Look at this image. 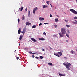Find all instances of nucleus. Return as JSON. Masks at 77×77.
Returning <instances> with one entry per match:
<instances>
[{
  "instance_id": "obj_1",
  "label": "nucleus",
  "mask_w": 77,
  "mask_h": 77,
  "mask_svg": "<svg viewBox=\"0 0 77 77\" xmlns=\"http://www.w3.org/2000/svg\"><path fill=\"white\" fill-rule=\"evenodd\" d=\"M65 29L64 28H62L61 29V32L59 33V35L60 37H63L64 35L66 34V31Z\"/></svg>"
},
{
  "instance_id": "obj_2",
  "label": "nucleus",
  "mask_w": 77,
  "mask_h": 77,
  "mask_svg": "<svg viewBox=\"0 0 77 77\" xmlns=\"http://www.w3.org/2000/svg\"><path fill=\"white\" fill-rule=\"evenodd\" d=\"M70 11H71L74 14H77V12L75 10L73 9H71L70 10Z\"/></svg>"
},
{
  "instance_id": "obj_3",
  "label": "nucleus",
  "mask_w": 77,
  "mask_h": 77,
  "mask_svg": "<svg viewBox=\"0 0 77 77\" xmlns=\"http://www.w3.org/2000/svg\"><path fill=\"white\" fill-rule=\"evenodd\" d=\"M63 65H65V66H70V63H66V64H65V63H63Z\"/></svg>"
},
{
  "instance_id": "obj_4",
  "label": "nucleus",
  "mask_w": 77,
  "mask_h": 77,
  "mask_svg": "<svg viewBox=\"0 0 77 77\" xmlns=\"http://www.w3.org/2000/svg\"><path fill=\"white\" fill-rule=\"evenodd\" d=\"M38 9V7H36L35 8H34L33 9V14H35V11H36V10Z\"/></svg>"
},
{
  "instance_id": "obj_5",
  "label": "nucleus",
  "mask_w": 77,
  "mask_h": 77,
  "mask_svg": "<svg viewBox=\"0 0 77 77\" xmlns=\"http://www.w3.org/2000/svg\"><path fill=\"white\" fill-rule=\"evenodd\" d=\"M59 74L60 76H61L62 77L65 76V74H62L61 73H59Z\"/></svg>"
},
{
  "instance_id": "obj_6",
  "label": "nucleus",
  "mask_w": 77,
  "mask_h": 77,
  "mask_svg": "<svg viewBox=\"0 0 77 77\" xmlns=\"http://www.w3.org/2000/svg\"><path fill=\"white\" fill-rule=\"evenodd\" d=\"M75 21L74 22V21H72V24H77V20H75Z\"/></svg>"
},
{
  "instance_id": "obj_7",
  "label": "nucleus",
  "mask_w": 77,
  "mask_h": 77,
  "mask_svg": "<svg viewBox=\"0 0 77 77\" xmlns=\"http://www.w3.org/2000/svg\"><path fill=\"white\" fill-rule=\"evenodd\" d=\"M31 40L32 41H33L34 42H36V40L33 38H31Z\"/></svg>"
},
{
  "instance_id": "obj_8",
  "label": "nucleus",
  "mask_w": 77,
  "mask_h": 77,
  "mask_svg": "<svg viewBox=\"0 0 77 77\" xmlns=\"http://www.w3.org/2000/svg\"><path fill=\"white\" fill-rule=\"evenodd\" d=\"M54 55H55V56H57L58 57H60V56L59 55V54H58V53H54Z\"/></svg>"
},
{
  "instance_id": "obj_9",
  "label": "nucleus",
  "mask_w": 77,
  "mask_h": 77,
  "mask_svg": "<svg viewBox=\"0 0 77 77\" xmlns=\"http://www.w3.org/2000/svg\"><path fill=\"white\" fill-rule=\"evenodd\" d=\"M39 39L40 41H45V39L42 37L39 38Z\"/></svg>"
},
{
  "instance_id": "obj_10",
  "label": "nucleus",
  "mask_w": 77,
  "mask_h": 77,
  "mask_svg": "<svg viewBox=\"0 0 77 77\" xmlns=\"http://www.w3.org/2000/svg\"><path fill=\"white\" fill-rule=\"evenodd\" d=\"M36 27H37V25H33L32 27V29H35V28H36Z\"/></svg>"
},
{
  "instance_id": "obj_11",
  "label": "nucleus",
  "mask_w": 77,
  "mask_h": 77,
  "mask_svg": "<svg viewBox=\"0 0 77 77\" xmlns=\"http://www.w3.org/2000/svg\"><path fill=\"white\" fill-rule=\"evenodd\" d=\"M43 8H48V6L45 5L43 6Z\"/></svg>"
},
{
  "instance_id": "obj_12",
  "label": "nucleus",
  "mask_w": 77,
  "mask_h": 77,
  "mask_svg": "<svg viewBox=\"0 0 77 77\" xmlns=\"http://www.w3.org/2000/svg\"><path fill=\"white\" fill-rule=\"evenodd\" d=\"M26 25H27L28 26H29V25H30L31 24V23H29V22H27L26 23Z\"/></svg>"
},
{
  "instance_id": "obj_13",
  "label": "nucleus",
  "mask_w": 77,
  "mask_h": 77,
  "mask_svg": "<svg viewBox=\"0 0 77 77\" xmlns=\"http://www.w3.org/2000/svg\"><path fill=\"white\" fill-rule=\"evenodd\" d=\"M24 17H25V16H24V15H23L22 16V20H25V19L24 18Z\"/></svg>"
},
{
  "instance_id": "obj_14",
  "label": "nucleus",
  "mask_w": 77,
  "mask_h": 77,
  "mask_svg": "<svg viewBox=\"0 0 77 77\" xmlns=\"http://www.w3.org/2000/svg\"><path fill=\"white\" fill-rule=\"evenodd\" d=\"M66 68H67V70H70V68H69V67H70L69 66H66Z\"/></svg>"
},
{
  "instance_id": "obj_15",
  "label": "nucleus",
  "mask_w": 77,
  "mask_h": 77,
  "mask_svg": "<svg viewBox=\"0 0 77 77\" xmlns=\"http://www.w3.org/2000/svg\"><path fill=\"white\" fill-rule=\"evenodd\" d=\"M62 52H58V54H59L60 56H62Z\"/></svg>"
},
{
  "instance_id": "obj_16",
  "label": "nucleus",
  "mask_w": 77,
  "mask_h": 77,
  "mask_svg": "<svg viewBox=\"0 0 77 77\" xmlns=\"http://www.w3.org/2000/svg\"><path fill=\"white\" fill-rule=\"evenodd\" d=\"M30 11H29H29H28V17H30Z\"/></svg>"
},
{
  "instance_id": "obj_17",
  "label": "nucleus",
  "mask_w": 77,
  "mask_h": 77,
  "mask_svg": "<svg viewBox=\"0 0 77 77\" xmlns=\"http://www.w3.org/2000/svg\"><path fill=\"white\" fill-rule=\"evenodd\" d=\"M55 21L56 22H58L59 21V20L58 19V18H56L55 20Z\"/></svg>"
},
{
  "instance_id": "obj_18",
  "label": "nucleus",
  "mask_w": 77,
  "mask_h": 77,
  "mask_svg": "<svg viewBox=\"0 0 77 77\" xmlns=\"http://www.w3.org/2000/svg\"><path fill=\"white\" fill-rule=\"evenodd\" d=\"M71 53L72 54H74V53H75V52L74 51L72 50L71 51Z\"/></svg>"
},
{
  "instance_id": "obj_19",
  "label": "nucleus",
  "mask_w": 77,
  "mask_h": 77,
  "mask_svg": "<svg viewBox=\"0 0 77 77\" xmlns=\"http://www.w3.org/2000/svg\"><path fill=\"white\" fill-rule=\"evenodd\" d=\"M22 39V35H20L19 37V40H21Z\"/></svg>"
},
{
  "instance_id": "obj_20",
  "label": "nucleus",
  "mask_w": 77,
  "mask_h": 77,
  "mask_svg": "<svg viewBox=\"0 0 77 77\" xmlns=\"http://www.w3.org/2000/svg\"><path fill=\"white\" fill-rule=\"evenodd\" d=\"M48 65H51V66H52V63H48Z\"/></svg>"
},
{
  "instance_id": "obj_21",
  "label": "nucleus",
  "mask_w": 77,
  "mask_h": 77,
  "mask_svg": "<svg viewBox=\"0 0 77 77\" xmlns=\"http://www.w3.org/2000/svg\"><path fill=\"white\" fill-rule=\"evenodd\" d=\"M21 30H18V34H20V33H21Z\"/></svg>"
},
{
  "instance_id": "obj_22",
  "label": "nucleus",
  "mask_w": 77,
  "mask_h": 77,
  "mask_svg": "<svg viewBox=\"0 0 77 77\" xmlns=\"http://www.w3.org/2000/svg\"><path fill=\"white\" fill-rule=\"evenodd\" d=\"M23 31L25 33L26 32V28H24L23 30Z\"/></svg>"
},
{
  "instance_id": "obj_23",
  "label": "nucleus",
  "mask_w": 77,
  "mask_h": 77,
  "mask_svg": "<svg viewBox=\"0 0 77 77\" xmlns=\"http://www.w3.org/2000/svg\"><path fill=\"white\" fill-rule=\"evenodd\" d=\"M24 50H29V48H24Z\"/></svg>"
},
{
  "instance_id": "obj_24",
  "label": "nucleus",
  "mask_w": 77,
  "mask_h": 77,
  "mask_svg": "<svg viewBox=\"0 0 77 77\" xmlns=\"http://www.w3.org/2000/svg\"><path fill=\"white\" fill-rule=\"evenodd\" d=\"M46 3L48 4V5H49V3H50V1H47L46 2Z\"/></svg>"
},
{
  "instance_id": "obj_25",
  "label": "nucleus",
  "mask_w": 77,
  "mask_h": 77,
  "mask_svg": "<svg viewBox=\"0 0 77 77\" xmlns=\"http://www.w3.org/2000/svg\"><path fill=\"white\" fill-rule=\"evenodd\" d=\"M53 37H54V38H55V37H56L57 36V35H56L54 34L53 35Z\"/></svg>"
},
{
  "instance_id": "obj_26",
  "label": "nucleus",
  "mask_w": 77,
  "mask_h": 77,
  "mask_svg": "<svg viewBox=\"0 0 77 77\" xmlns=\"http://www.w3.org/2000/svg\"><path fill=\"white\" fill-rule=\"evenodd\" d=\"M66 36H67V37H68V38H69V35H68V34H67V33H66Z\"/></svg>"
},
{
  "instance_id": "obj_27",
  "label": "nucleus",
  "mask_w": 77,
  "mask_h": 77,
  "mask_svg": "<svg viewBox=\"0 0 77 77\" xmlns=\"http://www.w3.org/2000/svg\"><path fill=\"white\" fill-rule=\"evenodd\" d=\"M59 50L60 51V52L63 53V51L62 50L60 49Z\"/></svg>"
},
{
  "instance_id": "obj_28",
  "label": "nucleus",
  "mask_w": 77,
  "mask_h": 77,
  "mask_svg": "<svg viewBox=\"0 0 77 77\" xmlns=\"http://www.w3.org/2000/svg\"><path fill=\"white\" fill-rule=\"evenodd\" d=\"M24 8V7H21L20 8V11H22L23 9V8Z\"/></svg>"
},
{
  "instance_id": "obj_29",
  "label": "nucleus",
  "mask_w": 77,
  "mask_h": 77,
  "mask_svg": "<svg viewBox=\"0 0 77 77\" xmlns=\"http://www.w3.org/2000/svg\"><path fill=\"white\" fill-rule=\"evenodd\" d=\"M74 19L75 20H77V17L76 16L74 17Z\"/></svg>"
},
{
  "instance_id": "obj_30",
  "label": "nucleus",
  "mask_w": 77,
  "mask_h": 77,
  "mask_svg": "<svg viewBox=\"0 0 77 77\" xmlns=\"http://www.w3.org/2000/svg\"><path fill=\"white\" fill-rule=\"evenodd\" d=\"M66 26L67 27L69 28V27H70V25H66Z\"/></svg>"
},
{
  "instance_id": "obj_31",
  "label": "nucleus",
  "mask_w": 77,
  "mask_h": 77,
  "mask_svg": "<svg viewBox=\"0 0 77 77\" xmlns=\"http://www.w3.org/2000/svg\"><path fill=\"white\" fill-rule=\"evenodd\" d=\"M35 59H39V57H35Z\"/></svg>"
},
{
  "instance_id": "obj_32",
  "label": "nucleus",
  "mask_w": 77,
  "mask_h": 77,
  "mask_svg": "<svg viewBox=\"0 0 77 77\" xmlns=\"http://www.w3.org/2000/svg\"><path fill=\"white\" fill-rule=\"evenodd\" d=\"M39 57H40V59H43V57H42V56H40Z\"/></svg>"
},
{
  "instance_id": "obj_33",
  "label": "nucleus",
  "mask_w": 77,
  "mask_h": 77,
  "mask_svg": "<svg viewBox=\"0 0 77 77\" xmlns=\"http://www.w3.org/2000/svg\"><path fill=\"white\" fill-rule=\"evenodd\" d=\"M39 20H40V21H42V17H39Z\"/></svg>"
},
{
  "instance_id": "obj_34",
  "label": "nucleus",
  "mask_w": 77,
  "mask_h": 77,
  "mask_svg": "<svg viewBox=\"0 0 77 77\" xmlns=\"http://www.w3.org/2000/svg\"><path fill=\"white\" fill-rule=\"evenodd\" d=\"M50 17H51V18H52V17H53V16H52V15H51V14H50Z\"/></svg>"
},
{
  "instance_id": "obj_35",
  "label": "nucleus",
  "mask_w": 77,
  "mask_h": 77,
  "mask_svg": "<svg viewBox=\"0 0 77 77\" xmlns=\"http://www.w3.org/2000/svg\"><path fill=\"white\" fill-rule=\"evenodd\" d=\"M54 26H55V28H56L57 27V25H54Z\"/></svg>"
},
{
  "instance_id": "obj_36",
  "label": "nucleus",
  "mask_w": 77,
  "mask_h": 77,
  "mask_svg": "<svg viewBox=\"0 0 77 77\" xmlns=\"http://www.w3.org/2000/svg\"><path fill=\"white\" fill-rule=\"evenodd\" d=\"M43 35H46V33L45 32H44L43 33Z\"/></svg>"
},
{
  "instance_id": "obj_37",
  "label": "nucleus",
  "mask_w": 77,
  "mask_h": 77,
  "mask_svg": "<svg viewBox=\"0 0 77 77\" xmlns=\"http://www.w3.org/2000/svg\"><path fill=\"white\" fill-rule=\"evenodd\" d=\"M16 59H17V60L19 59V57H18L17 56Z\"/></svg>"
},
{
  "instance_id": "obj_38",
  "label": "nucleus",
  "mask_w": 77,
  "mask_h": 77,
  "mask_svg": "<svg viewBox=\"0 0 77 77\" xmlns=\"http://www.w3.org/2000/svg\"><path fill=\"white\" fill-rule=\"evenodd\" d=\"M65 21L66 22V23H68V20H65Z\"/></svg>"
},
{
  "instance_id": "obj_39",
  "label": "nucleus",
  "mask_w": 77,
  "mask_h": 77,
  "mask_svg": "<svg viewBox=\"0 0 77 77\" xmlns=\"http://www.w3.org/2000/svg\"><path fill=\"white\" fill-rule=\"evenodd\" d=\"M44 24H48H48H49V23H44Z\"/></svg>"
},
{
  "instance_id": "obj_40",
  "label": "nucleus",
  "mask_w": 77,
  "mask_h": 77,
  "mask_svg": "<svg viewBox=\"0 0 77 77\" xmlns=\"http://www.w3.org/2000/svg\"><path fill=\"white\" fill-rule=\"evenodd\" d=\"M67 32L68 33H69H69H70V32H69V30H67Z\"/></svg>"
},
{
  "instance_id": "obj_41",
  "label": "nucleus",
  "mask_w": 77,
  "mask_h": 77,
  "mask_svg": "<svg viewBox=\"0 0 77 77\" xmlns=\"http://www.w3.org/2000/svg\"><path fill=\"white\" fill-rule=\"evenodd\" d=\"M18 23L20 22V19H18Z\"/></svg>"
},
{
  "instance_id": "obj_42",
  "label": "nucleus",
  "mask_w": 77,
  "mask_h": 77,
  "mask_svg": "<svg viewBox=\"0 0 77 77\" xmlns=\"http://www.w3.org/2000/svg\"><path fill=\"white\" fill-rule=\"evenodd\" d=\"M21 33L23 34V33H25V32H24V31H22L21 32Z\"/></svg>"
},
{
  "instance_id": "obj_43",
  "label": "nucleus",
  "mask_w": 77,
  "mask_h": 77,
  "mask_svg": "<svg viewBox=\"0 0 77 77\" xmlns=\"http://www.w3.org/2000/svg\"><path fill=\"white\" fill-rule=\"evenodd\" d=\"M32 57L33 58H34V57H35V55H32Z\"/></svg>"
},
{
  "instance_id": "obj_44",
  "label": "nucleus",
  "mask_w": 77,
  "mask_h": 77,
  "mask_svg": "<svg viewBox=\"0 0 77 77\" xmlns=\"http://www.w3.org/2000/svg\"><path fill=\"white\" fill-rule=\"evenodd\" d=\"M27 11V8H26V9H25V11Z\"/></svg>"
},
{
  "instance_id": "obj_45",
  "label": "nucleus",
  "mask_w": 77,
  "mask_h": 77,
  "mask_svg": "<svg viewBox=\"0 0 77 77\" xmlns=\"http://www.w3.org/2000/svg\"><path fill=\"white\" fill-rule=\"evenodd\" d=\"M24 33H23V35H22V37L23 38V36H24Z\"/></svg>"
},
{
  "instance_id": "obj_46",
  "label": "nucleus",
  "mask_w": 77,
  "mask_h": 77,
  "mask_svg": "<svg viewBox=\"0 0 77 77\" xmlns=\"http://www.w3.org/2000/svg\"><path fill=\"white\" fill-rule=\"evenodd\" d=\"M50 5L51 6V7L52 8V7H53V5H52L51 4H50Z\"/></svg>"
},
{
  "instance_id": "obj_47",
  "label": "nucleus",
  "mask_w": 77,
  "mask_h": 77,
  "mask_svg": "<svg viewBox=\"0 0 77 77\" xmlns=\"http://www.w3.org/2000/svg\"><path fill=\"white\" fill-rule=\"evenodd\" d=\"M42 51H44V49L42 48Z\"/></svg>"
},
{
  "instance_id": "obj_48",
  "label": "nucleus",
  "mask_w": 77,
  "mask_h": 77,
  "mask_svg": "<svg viewBox=\"0 0 77 77\" xmlns=\"http://www.w3.org/2000/svg\"><path fill=\"white\" fill-rule=\"evenodd\" d=\"M41 25H42V23H40L39 24V26H41Z\"/></svg>"
},
{
  "instance_id": "obj_49",
  "label": "nucleus",
  "mask_w": 77,
  "mask_h": 77,
  "mask_svg": "<svg viewBox=\"0 0 77 77\" xmlns=\"http://www.w3.org/2000/svg\"><path fill=\"white\" fill-rule=\"evenodd\" d=\"M32 54H33L34 55V54H35V53H34V52L33 53H32Z\"/></svg>"
},
{
  "instance_id": "obj_50",
  "label": "nucleus",
  "mask_w": 77,
  "mask_h": 77,
  "mask_svg": "<svg viewBox=\"0 0 77 77\" xmlns=\"http://www.w3.org/2000/svg\"><path fill=\"white\" fill-rule=\"evenodd\" d=\"M64 59H67V58L66 57H64Z\"/></svg>"
},
{
  "instance_id": "obj_51",
  "label": "nucleus",
  "mask_w": 77,
  "mask_h": 77,
  "mask_svg": "<svg viewBox=\"0 0 77 77\" xmlns=\"http://www.w3.org/2000/svg\"><path fill=\"white\" fill-rule=\"evenodd\" d=\"M29 53H30V54H32V52H31V51H29Z\"/></svg>"
},
{
  "instance_id": "obj_52",
  "label": "nucleus",
  "mask_w": 77,
  "mask_h": 77,
  "mask_svg": "<svg viewBox=\"0 0 77 77\" xmlns=\"http://www.w3.org/2000/svg\"><path fill=\"white\" fill-rule=\"evenodd\" d=\"M42 20H44V18H42Z\"/></svg>"
},
{
  "instance_id": "obj_53",
  "label": "nucleus",
  "mask_w": 77,
  "mask_h": 77,
  "mask_svg": "<svg viewBox=\"0 0 77 77\" xmlns=\"http://www.w3.org/2000/svg\"><path fill=\"white\" fill-rule=\"evenodd\" d=\"M49 48H50V49H52V48H51V47H49Z\"/></svg>"
},
{
  "instance_id": "obj_54",
  "label": "nucleus",
  "mask_w": 77,
  "mask_h": 77,
  "mask_svg": "<svg viewBox=\"0 0 77 77\" xmlns=\"http://www.w3.org/2000/svg\"><path fill=\"white\" fill-rule=\"evenodd\" d=\"M19 30H21V28H19Z\"/></svg>"
},
{
  "instance_id": "obj_55",
  "label": "nucleus",
  "mask_w": 77,
  "mask_h": 77,
  "mask_svg": "<svg viewBox=\"0 0 77 77\" xmlns=\"http://www.w3.org/2000/svg\"><path fill=\"white\" fill-rule=\"evenodd\" d=\"M66 41V42H68V40H67Z\"/></svg>"
},
{
  "instance_id": "obj_56",
  "label": "nucleus",
  "mask_w": 77,
  "mask_h": 77,
  "mask_svg": "<svg viewBox=\"0 0 77 77\" xmlns=\"http://www.w3.org/2000/svg\"><path fill=\"white\" fill-rule=\"evenodd\" d=\"M71 41H72V43H73V41L72 40H71Z\"/></svg>"
},
{
  "instance_id": "obj_57",
  "label": "nucleus",
  "mask_w": 77,
  "mask_h": 77,
  "mask_svg": "<svg viewBox=\"0 0 77 77\" xmlns=\"http://www.w3.org/2000/svg\"><path fill=\"white\" fill-rule=\"evenodd\" d=\"M43 2H44V0H43Z\"/></svg>"
},
{
  "instance_id": "obj_58",
  "label": "nucleus",
  "mask_w": 77,
  "mask_h": 77,
  "mask_svg": "<svg viewBox=\"0 0 77 77\" xmlns=\"http://www.w3.org/2000/svg\"><path fill=\"white\" fill-rule=\"evenodd\" d=\"M20 45V43H19V45Z\"/></svg>"
},
{
  "instance_id": "obj_59",
  "label": "nucleus",
  "mask_w": 77,
  "mask_h": 77,
  "mask_svg": "<svg viewBox=\"0 0 77 77\" xmlns=\"http://www.w3.org/2000/svg\"><path fill=\"white\" fill-rule=\"evenodd\" d=\"M56 7H55V9H56Z\"/></svg>"
},
{
  "instance_id": "obj_60",
  "label": "nucleus",
  "mask_w": 77,
  "mask_h": 77,
  "mask_svg": "<svg viewBox=\"0 0 77 77\" xmlns=\"http://www.w3.org/2000/svg\"><path fill=\"white\" fill-rule=\"evenodd\" d=\"M16 51V50H15V51Z\"/></svg>"
},
{
  "instance_id": "obj_61",
  "label": "nucleus",
  "mask_w": 77,
  "mask_h": 77,
  "mask_svg": "<svg viewBox=\"0 0 77 77\" xmlns=\"http://www.w3.org/2000/svg\"><path fill=\"white\" fill-rule=\"evenodd\" d=\"M20 8H19V10H20Z\"/></svg>"
}]
</instances>
